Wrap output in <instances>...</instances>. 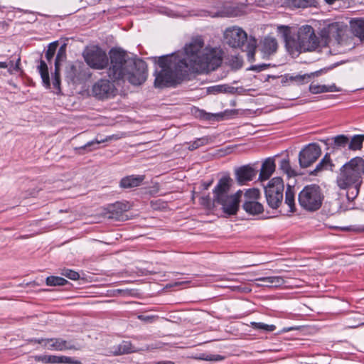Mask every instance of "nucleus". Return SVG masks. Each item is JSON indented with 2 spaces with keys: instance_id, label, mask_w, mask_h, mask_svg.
Wrapping results in <instances>:
<instances>
[{
  "instance_id": "1",
  "label": "nucleus",
  "mask_w": 364,
  "mask_h": 364,
  "mask_svg": "<svg viewBox=\"0 0 364 364\" xmlns=\"http://www.w3.org/2000/svg\"><path fill=\"white\" fill-rule=\"evenodd\" d=\"M223 61L222 50L204 48L200 36L192 38L183 53H173L159 58V70L155 71L154 86L162 88L180 84L188 71L208 73L218 68Z\"/></svg>"
},
{
  "instance_id": "2",
  "label": "nucleus",
  "mask_w": 364,
  "mask_h": 364,
  "mask_svg": "<svg viewBox=\"0 0 364 364\" xmlns=\"http://www.w3.org/2000/svg\"><path fill=\"white\" fill-rule=\"evenodd\" d=\"M111 65L108 75L113 80H127L134 85L143 84L147 78V64L139 58L129 57L128 54L120 49L110 51Z\"/></svg>"
},
{
  "instance_id": "3",
  "label": "nucleus",
  "mask_w": 364,
  "mask_h": 364,
  "mask_svg": "<svg viewBox=\"0 0 364 364\" xmlns=\"http://www.w3.org/2000/svg\"><path fill=\"white\" fill-rule=\"evenodd\" d=\"M223 39L225 43L230 47L240 48L246 52L249 61L255 60L257 40L252 36H248L242 28L238 26L227 28L223 33Z\"/></svg>"
},
{
  "instance_id": "4",
  "label": "nucleus",
  "mask_w": 364,
  "mask_h": 364,
  "mask_svg": "<svg viewBox=\"0 0 364 364\" xmlns=\"http://www.w3.org/2000/svg\"><path fill=\"white\" fill-rule=\"evenodd\" d=\"M286 46L296 51H313L320 46L319 38L316 36L314 28L309 25L301 26L295 36H291L287 31L284 33Z\"/></svg>"
},
{
  "instance_id": "5",
  "label": "nucleus",
  "mask_w": 364,
  "mask_h": 364,
  "mask_svg": "<svg viewBox=\"0 0 364 364\" xmlns=\"http://www.w3.org/2000/svg\"><path fill=\"white\" fill-rule=\"evenodd\" d=\"M363 173L364 160L360 157L353 158L341 168L337 184L341 189H346L352 184H361Z\"/></svg>"
},
{
  "instance_id": "6",
  "label": "nucleus",
  "mask_w": 364,
  "mask_h": 364,
  "mask_svg": "<svg viewBox=\"0 0 364 364\" xmlns=\"http://www.w3.org/2000/svg\"><path fill=\"white\" fill-rule=\"evenodd\" d=\"M300 205L309 211L318 210L322 204L323 197L321 189L317 185L305 186L298 197Z\"/></svg>"
},
{
  "instance_id": "7",
  "label": "nucleus",
  "mask_w": 364,
  "mask_h": 364,
  "mask_svg": "<svg viewBox=\"0 0 364 364\" xmlns=\"http://www.w3.org/2000/svg\"><path fill=\"white\" fill-rule=\"evenodd\" d=\"M284 185L280 177L271 179L264 187V193L268 205L277 209L282 204Z\"/></svg>"
},
{
  "instance_id": "8",
  "label": "nucleus",
  "mask_w": 364,
  "mask_h": 364,
  "mask_svg": "<svg viewBox=\"0 0 364 364\" xmlns=\"http://www.w3.org/2000/svg\"><path fill=\"white\" fill-rule=\"evenodd\" d=\"M87 64L94 69H103L108 65V58L105 51L99 47H92L84 53Z\"/></svg>"
},
{
  "instance_id": "9",
  "label": "nucleus",
  "mask_w": 364,
  "mask_h": 364,
  "mask_svg": "<svg viewBox=\"0 0 364 364\" xmlns=\"http://www.w3.org/2000/svg\"><path fill=\"white\" fill-rule=\"evenodd\" d=\"M347 25L341 22H333L323 27L321 31V41L325 45L331 39L338 41L347 29Z\"/></svg>"
},
{
  "instance_id": "10",
  "label": "nucleus",
  "mask_w": 364,
  "mask_h": 364,
  "mask_svg": "<svg viewBox=\"0 0 364 364\" xmlns=\"http://www.w3.org/2000/svg\"><path fill=\"white\" fill-rule=\"evenodd\" d=\"M242 191L239 190L235 193L223 198V200L216 201V204L221 206L223 212L228 215H236L239 208Z\"/></svg>"
},
{
  "instance_id": "11",
  "label": "nucleus",
  "mask_w": 364,
  "mask_h": 364,
  "mask_svg": "<svg viewBox=\"0 0 364 364\" xmlns=\"http://www.w3.org/2000/svg\"><path fill=\"white\" fill-rule=\"evenodd\" d=\"M321 154V149L316 144H310L303 149L299 154V165L307 168L314 164Z\"/></svg>"
},
{
  "instance_id": "12",
  "label": "nucleus",
  "mask_w": 364,
  "mask_h": 364,
  "mask_svg": "<svg viewBox=\"0 0 364 364\" xmlns=\"http://www.w3.org/2000/svg\"><path fill=\"white\" fill-rule=\"evenodd\" d=\"M115 91L114 85L106 79H101L96 82L92 89L93 96L99 100L108 99L114 96Z\"/></svg>"
},
{
  "instance_id": "13",
  "label": "nucleus",
  "mask_w": 364,
  "mask_h": 364,
  "mask_svg": "<svg viewBox=\"0 0 364 364\" xmlns=\"http://www.w3.org/2000/svg\"><path fill=\"white\" fill-rule=\"evenodd\" d=\"M233 185V180L228 175L221 177L213 190V200H223V198L230 195V190Z\"/></svg>"
},
{
  "instance_id": "14",
  "label": "nucleus",
  "mask_w": 364,
  "mask_h": 364,
  "mask_svg": "<svg viewBox=\"0 0 364 364\" xmlns=\"http://www.w3.org/2000/svg\"><path fill=\"white\" fill-rule=\"evenodd\" d=\"M47 349L51 350L63 351L65 350H79L76 345L61 338H51L47 341Z\"/></svg>"
},
{
  "instance_id": "15",
  "label": "nucleus",
  "mask_w": 364,
  "mask_h": 364,
  "mask_svg": "<svg viewBox=\"0 0 364 364\" xmlns=\"http://www.w3.org/2000/svg\"><path fill=\"white\" fill-rule=\"evenodd\" d=\"M34 360L36 361L42 362L43 363H68V364H80V361L74 360L73 358L64 355H35Z\"/></svg>"
},
{
  "instance_id": "16",
  "label": "nucleus",
  "mask_w": 364,
  "mask_h": 364,
  "mask_svg": "<svg viewBox=\"0 0 364 364\" xmlns=\"http://www.w3.org/2000/svg\"><path fill=\"white\" fill-rule=\"evenodd\" d=\"M256 174L257 171L250 166H243L235 171L236 179L240 184L252 181Z\"/></svg>"
},
{
  "instance_id": "17",
  "label": "nucleus",
  "mask_w": 364,
  "mask_h": 364,
  "mask_svg": "<svg viewBox=\"0 0 364 364\" xmlns=\"http://www.w3.org/2000/svg\"><path fill=\"white\" fill-rule=\"evenodd\" d=\"M145 178L144 175H130L123 177L119 182L122 188H132L139 186Z\"/></svg>"
},
{
  "instance_id": "18",
  "label": "nucleus",
  "mask_w": 364,
  "mask_h": 364,
  "mask_svg": "<svg viewBox=\"0 0 364 364\" xmlns=\"http://www.w3.org/2000/svg\"><path fill=\"white\" fill-rule=\"evenodd\" d=\"M275 168L276 165L272 159L268 158L266 159L262 165L259 173V179L261 181L267 180L274 173Z\"/></svg>"
},
{
  "instance_id": "19",
  "label": "nucleus",
  "mask_w": 364,
  "mask_h": 364,
  "mask_svg": "<svg viewBox=\"0 0 364 364\" xmlns=\"http://www.w3.org/2000/svg\"><path fill=\"white\" fill-rule=\"evenodd\" d=\"M278 47L276 39L273 37L267 36L262 42V51L264 55H270L277 51Z\"/></svg>"
},
{
  "instance_id": "20",
  "label": "nucleus",
  "mask_w": 364,
  "mask_h": 364,
  "mask_svg": "<svg viewBox=\"0 0 364 364\" xmlns=\"http://www.w3.org/2000/svg\"><path fill=\"white\" fill-rule=\"evenodd\" d=\"M255 281L260 282L258 286L263 287H279L284 284V279L281 277H264L255 279Z\"/></svg>"
},
{
  "instance_id": "21",
  "label": "nucleus",
  "mask_w": 364,
  "mask_h": 364,
  "mask_svg": "<svg viewBox=\"0 0 364 364\" xmlns=\"http://www.w3.org/2000/svg\"><path fill=\"white\" fill-rule=\"evenodd\" d=\"M127 210V205L122 203L117 202L109 208L108 218L119 220L123 212Z\"/></svg>"
},
{
  "instance_id": "22",
  "label": "nucleus",
  "mask_w": 364,
  "mask_h": 364,
  "mask_svg": "<svg viewBox=\"0 0 364 364\" xmlns=\"http://www.w3.org/2000/svg\"><path fill=\"white\" fill-rule=\"evenodd\" d=\"M309 91L313 94H319L323 92H339L341 89L338 88L335 84L329 86L321 85L318 84L311 83L309 86Z\"/></svg>"
},
{
  "instance_id": "23",
  "label": "nucleus",
  "mask_w": 364,
  "mask_h": 364,
  "mask_svg": "<svg viewBox=\"0 0 364 364\" xmlns=\"http://www.w3.org/2000/svg\"><path fill=\"white\" fill-rule=\"evenodd\" d=\"M242 208L247 213L251 215H258L262 213L264 210L263 205L257 200L244 201Z\"/></svg>"
},
{
  "instance_id": "24",
  "label": "nucleus",
  "mask_w": 364,
  "mask_h": 364,
  "mask_svg": "<svg viewBox=\"0 0 364 364\" xmlns=\"http://www.w3.org/2000/svg\"><path fill=\"white\" fill-rule=\"evenodd\" d=\"M133 346L130 341H123L121 343L113 347L112 353L114 355L128 354L134 352Z\"/></svg>"
},
{
  "instance_id": "25",
  "label": "nucleus",
  "mask_w": 364,
  "mask_h": 364,
  "mask_svg": "<svg viewBox=\"0 0 364 364\" xmlns=\"http://www.w3.org/2000/svg\"><path fill=\"white\" fill-rule=\"evenodd\" d=\"M321 73H323V70L311 73L309 74L286 76V78L291 81H294L298 84H303L305 82H308L311 77L318 76Z\"/></svg>"
},
{
  "instance_id": "26",
  "label": "nucleus",
  "mask_w": 364,
  "mask_h": 364,
  "mask_svg": "<svg viewBox=\"0 0 364 364\" xmlns=\"http://www.w3.org/2000/svg\"><path fill=\"white\" fill-rule=\"evenodd\" d=\"M295 194L294 187L288 185L285 193V203L289 207L291 213H294L296 210Z\"/></svg>"
},
{
  "instance_id": "27",
  "label": "nucleus",
  "mask_w": 364,
  "mask_h": 364,
  "mask_svg": "<svg viewBox=\"0 0 364 364\" xmlns=\"http://www.w3.org/2000/svg\"><path fill=\"white\" fill-rule=\"evenodd\" d=\"M38 72L42 78L43 84L46 88L50 87V77L48 73V65L44 60H41L38 66Z\"/></svg>"
},
{
  "instance_id": "28",
  "label": "nucleus",
  "mask_w": 364,
  "mask_h": 364,
  "mask_svg": "<svg viewBox=\"0 0 364 364\" xmlns=\"http://www.w3.org/2000/svg\"><path fill=\"white\" fill-rule=\"evenodd\" d=\"M350 26L356 36L364 39V19L350 21Z\"/></svg>"
},
{
  "instance_id": "29",
  "label": "nucleus",
  "mask_w": 364,
  "mask_h": 364,
  "mask_svg": "<svg viewBox=\"0 0 364 364\" xmlns=\"http://www.w3.org/2000/svg\"><path fill=\"white\" fill-rule=\"evenodd\" d=\"M331 161L328 154H326L321 161L316 165L315 169L311 171V174L317 175L319 172L327 170L331 166Z\"/></svg>"
},
{
  "instance_id": "30",
  "label": "nucleus",
  "mask_w": 364,
  "mask_h": 364,
  "mask_svg": "<svg viewBox=\"0 0 364 364\" xmlns=\"http://www.w3.org/2000/svg\"><path fill=\"white\" fill-rule=\"evenodd\" d=\"M364 141V134L354 135L348 142V149L350 150H360Z\"/></svg>"
},
{
  "instance_id": "31",
  "label": "nucleus",
  "mask_w": 364,
  "mask_h": 364,
  "mask_svg": "<svg viewBox=\"0 0 364 364\" xmlns=\"http://www.w3.org/2000/svg\"><path fill=\"white\" fill-rule=\"evenodd\" d=\"M210 142V139L208 136H203L196 139L194 141L188 144V149L190 151H193L200 146L208 144Z\"/></svg>"
},
{
  "instance_id": "32",
  "label": "nucleus",
  "mask_w": 364,
  "mask_h": 364,
  "mask_svg": "<svg viewBox=\"0 0 364 364\" xmlns=\"http://www.w3.org/2000/svg\"><path fill=\"white\" fill-rule=\"evenodd\" d=\"M279 168L289 177L295 176L296 175V171L291 168L289 161L287 159H283L280 161Z\"/></svg>"
},
{
  "instance_id": "33",
  "label": "nucleus",
  "mask_w": 364,
  "mask_h": 364,
  "mask_svg": "<svg viewBox=\"0 0 364 364\" xmlns=\"http://www.w3.org/2000/svg\"><path fill=\"white\" fill-rule=\"evenodd\" d=\"M53 86L55 89V93H60V68H58L57 65L53 75Z\"/></svg>"
},
{
  "instance_id": "34",
  "label": "nucleus",
  "mask_w": 364,
  "mask_h": 364,
  "mask_svg": "<svg viewBox=\"0 0 364 364\" xmlns=\"http://www.w3.org/2000/svg\"><path fill=\"white\" fill-rule=\"evenodd\" d=\"M46 282L48 286H63L68 281L60 277L50 276L46 278Z\"/></svg>"
},
{
  "instance_id": "35",
  "label": "nucleus",
  "mask_w": 364,
  "mask_h": 364,
  "mask_svg": "<svg viewBox=\"0 0 364 364\" xmlns=\"http://www.w3.org/2000/svg\"><path fill=\"white\" fill-rule=\"evenodd\" d=\"M65 77L70 81L75 82L77 78V68L74 65H69L66 68Z\"/></svg>"
},
{
  "instance_id": "36",
  "label": "nucleus",
  "mask_w": 364,
  "mask_h": 364,
  "mask_svg": "<svg viewBox=\"0 0 364 364\" xmlns=\"http://www.w3.org/2000/svg\"><path fill=\"white\" fill-rule=\"evenodd\" d=\"M335 148L339 149L345 147L348 144L349 139L345 135H338L333 138Z\"/></svg>"
},
{
  "instance_id": "37",
  "label": "nucleus",
  "mask_w": 364,
  "mask_h": 364,
  "mask_svg": "<svg viewBox=\"0 0 364 364\" xmlns=\"http://www.w3.org/2000/svg\"><path fill=\"white\" fill-rule=\"evenodd\" d=\"M360 185L361 184H352L346 188L348 189L346 196L348 200H353L358 195Z\"/></svg>"
},
{
  "instance_id": "38",
  "label": "nucleus",
  "mask_w": 364,
  "mask_h": 364,
  "mask_svg": "<svg viewBox=\"0 0 364 364\" xmlns=\"http://www.w3.org/2000/svg\"><path fill=\"white\" fill-rule=\"evenodd\" d=\"M251 326L254 329L263 330L269 332L273 331L276 329V326L274 325H268L262 322H252Z\"/></svg>"
},
{
  "instance_id": "39",
  "label": "nucleus",
  "mask_w": 364,
  "mask_h": 364,
  "mask_svg": "<svg viewBox=\"0 0 364 364\" xmlns=\"http://www.w3.org/2000/svg\"><path fill=\"white\" fill-rule=\"evenodd\" d=\"M199 203L201 205H203V207H205V208H208V209H211L213 208L214 206V204L215 203H214V200H213V198L211 199L210 196H201L199 199Z\"/></svg>"
},
{
  "instance_id": "40",
  "label": "nucleus",
  "mask_w": 364,
  "mask_h": 364,
  "mask_svg": "<svg viewBox=\"0 0 364 364\" xmlns=\"http://www.w3.org/2000/svg\"><path fill=\"white\" fill-rule=\"evenodd\" d=\"M61 274L72 280H77L80 278L78 272L70 269H63L61 270Z\"/></svg>"
},
{
  "instance_id": "41",
  "label": "nucleus",
  "mask_w": 364,
  "mask_h": 364,
  "mask_svg": "<svg viewBox=\"0 0 364 364\" xmlns=\"http://www.w3.org/2000/svg\"><path fill=\"white\" fill-rule=\"evenodd\" d=\"M245 198H251L253 201L257 200L259 197V191L257 188L247 189L245 193Z\"/></svg>"
},
{
  "instance_id": "42",
  "label": "nucleus",
  "mask_w": 364,
  "mask_h": 364,
  "mask_svg": "<svg viewBox=\"0 0 364 364\" xmlns=\"http://www.w3.org/2000/svg\"><path fill=\"white\" fill-rule=\"evenodd\" d=\"M57 46V42L52 43L48 46V50L46 53V58L48 61L54 56Z\"/></svg>"
},
{
  "instance_id": "43",
  "label": "nucleus",
  "mask_w": 364,
  "mask_h": 364,
  "mask_svg": "<svg viewBox=\"0 0 364 364\" xmlns=\"http://www.w3.org/2000/svg\"><path fill=\"white\" fill-rule=\"evenodd\" d=\"M65 58V50L63 46L60 47L58 51V54L55 60V68H56V65L58 68H60V62L63 60Z\"/></svg>"
},
{
  "instance_id": "44",
  "label": "nucleus",
  "mask_w": 364,
  "mask_h": 364,
  "mask_svg": "<svg viewBox=\"0 0 364 364\" xmlns=\"http://www.w3.org/2000/svg\"><path fill=\"white\" fill-rule=\"evenodd\" d=\"M199 358L201 359V360H208V361H218V360H221L223 359V357L221 355H213V354L205 355V354H202L199 357Z\"/></svg>"
},
{
  "instance_id": "45",
  "label": "nucleus",
  "mask_w": 364,
  "mask_h": 364,
  "mask_svg": "<svg viewBox=\"0 0 364 364\" xmlns=\"http://www.w3.org/2000/svg\"><path fill=\"white\" fill-rule=\"evenodd\" d=\"M21 59L18 58L16 60V63L14 64L13 60H10L9 64L8 70L10 73H12L14 70L18 71L19 70Z\"/></svg>"
},
{
  "instance_id": "46",
  "label": "nucleus",
  "mask_w": 364,
  "mask_h": 364,
  "mask_svg": "<svg viewBox=\"0 0 364 364\" xmlns=\"http://www.w3.org/2000/svg\"><path fill=\"white\" fill-rule=\"evenodd\" d=\"M138 318L146 323H151L156 319L155 316L139 315Z\"/></svg>"
},
{
  "instance_id": "47",
  "label": "nucleus",
  "mask_w": 364,
  "mask_h": 364,
  "mask_svg": "<svg viewBox=\"0 0 364 364\" xmlns=\"http://www.w3.org/2000/svg\"><path fill=\"white\" fill-rule=\"evenodd\" d=\"M105 140H94V141H89L87 142L85 146H82L81 148L82 149H87V148H90L94 145H98L100 144L101 142H104Z\"/></svg>"
},
{
  "instance_id": "48",
  "label": "nucleus",
  "mask_w": 364,
  "mask_h": 364,
  "mask_svg": "<svg viewBox=\"0 0 364 364\" xmlns=\"http://www.w3.org/2000/svg\"><path fill=\"white\" fill-rule=\"evenodd\" d=\"M47 341H48V338H41V339L32 340V341H34L38 344L42 345V346L44 347L45 348H47V344H48Z\"/></svg>"
},
{
  "instance_id": "49",
  "label": "nucleus",
  "mask_w": 364,
  "mask_h": 364,
  "mask_svg": "<svg viewBox=\"0 0 364 364\" xmlns=\"http://www.w3.org/2000/svg\"><path fill=\"white\" fill-rule=\"evenodd\" d=\"M211 89L215 92H222L224 91L223 86L221 85L212 87Z\"/></svg>"
},
{
  "instance_id": "50",
  "label": "nucleus",
  "mask_w": 364,
  "mask_h": 364,
  "mask_svg": "<svg viewBox=\"0 0 364 364\" xmlns=\"http://www.w3.org/2000/svg\"><path fill=\"white\" fill-rule=\"evenodd\" d=\"M363 325H364V323H359V322L355 323H353V324L349 325L348 327L349 328H357V327H358L360 326H363Z\"/></svg>"
},
{
  "instance_id": "51",
  "label": "nucleus",
  "mask_w": 364,
  "mask_h": 364,
  "mask_svg": "<svg viewBox=\"0 0 364 364\" xmlns=\"http://www.w3.org/2000/svg\"><path fill=\"white\" fill-rule=\"evenodd\" d=\"M297 328L296 327H289V328H284L281 332L282 333H284V332H288V331H294V330H296Z\"/></svg>"
},
{
  "instance_id": "52",
  "label": "nucleus",
  "mask_w": 364,
  "mask_h": 364,
  "mask_svg": "<svg viewBox=\"0 0 364 364\" xmlns=\"http://www.w3.org/2000/svg\"><path fill=\"white\" fill-rule=\"evenodd\" d=\"M216 116H219V114H205V119H211L213 117H215Z\"/></svg>"
},
{
  "instance_id": "53",
  "label": "nucleus",
  "mask_w": 364,
  "mask_h": 364,
  "mask_svg": "<svg viewBox=\"0 0 364 364\" xmlns=\"http://www.w3.org/2000/svg\"><path fill=\"white\" fill-rule=\"evenodd\" d=\"M9 64L6 62H0V68H7Z\"/></svg>"
},
{
  "instance_id": "54",
  "label": "nucleus",
  "mask_w": 364,
  "mask_h": 364,
  "mask_svg": "<svg viewBox=\"0 0 364 364\" xmlns=\"http://www.w3.org/2000/svg\"><path fill=\"white\" fill-rule=\"evenodd\" d=\"M156 364H175V363L173 362H172V361L165 360V361L158 362Z\"/></svg>"
},
{
  "instance_id": "55",
  "label": "nucleus",
  "mask_w": 364,
  "mask_h": 364,
  "mask_svg": "<svg viewBox=\"0 0 364 364\" xmlns=\"http://www.w3.org/2000/svg\"><path fill=\"white\" fill-rule=\"evenodd\" d=\"M189 283V281H183V282H176L175 283V286H178V285H181V284H188Z\"/></svg>"
},
{
  "instance_id": "56",
  "label": "nucleus",
  "mask_w": 364,
  "mask_h": 364,
  "mask_svg": "<svg viewBox=\"0 0 364 364\" xmlns=\"http://www.w3.org/2000/svg\"><path fill=\"white\" fill-rule=\"evenodd\" d=\"M210 183H206L204 185V188L205 189H208L209 188V186H210Z\"/></svg>"
},
{
  "instance_id": "57",
  "label": "nucleus",
  "mask_w": 364,
  "mask_h": 364,
  "mask_svg": "<svg viewBox=\"0 0 364 364\" xmlns=\"http://www.w3.org/2000/svg\"><path fill=\"white\" fill-rule=\"evenodd\" d=\"M248 200L252 201V199L251 198H245V201H248Z\"/></svg>"
}]
</instances>
